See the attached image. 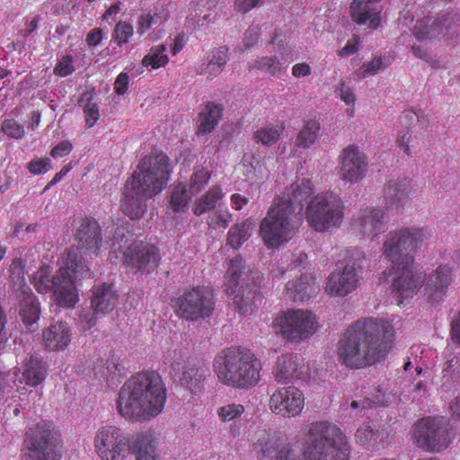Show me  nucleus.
Returning a JSON list of instances; mask_svg holds the SVG:
<instances>
[{
  "mask_svg": "<svg viewBox=\"0 0 460 460\" xmlns=\"http://www.w3.org/2000/svg\"><path fill=\"white\" fill-rule=\"evenodd\" d=\"M316 316L308 310L290 309L279 314L274 320L272 328L291 341H299L312 336L318 329Z\"/></svg>",
  "mask_w": 460,
  "mask_h": 460,
  "instance_id": "nucleus-13",
  "label": "nucleus"
},
{
  "mask_svg": "<svg viewBox=\"0 0 460 460\" xmlns=\"http://www.w3.org/2000/svg\"><path fill=\"white\" fill-rule=\"evenodd\" d=\"M47 375V366L40 359L31 357L22 366V371L13 368L6 373H0V387L4 390L15 388L18 392L27 387L40 385Z\"/></svg>",
  "mask_w": 460,
  "mask_h": 460,
  "instance_id": "nucleus-17",
  "label": "nucleus"
},
{
  "mask_svg": "<svg viewBox=\"0 0 460 460\" xmlns=\"http://www.w3.org/2000/svg\"><path fill=\"white\" fill-rule=\"evenodd\" d=\"M225 196L219 185L212 186L204 195L198 199L193 206L192 211L196 216H201L213 210L217 202Z\"/></svg>",
  "mask_w": 460,
  "mask_h": 460,
  "instance_id": "nucleus-39",
  "label": "nucleus"
},
{
  "mask_svg": "<svg viewBox=\"0 0 460 460\" xmlns=\"http://www.w3.org/2000/svg\"><path fill=\"white\" fill-rule=\"evenodd\" d=\"M307 370L308 367L302 358L297 355L286 354L278 358L273 375L278 383L285 384L305 378Z\"/></svg>",
  "mask_w": 460,
  "mask_h": 460,
  "instance_id": "nucleus-25",
  "label": "nucleus"
},
{
  "mask_svg": "<svg viewBox=\"0 0 460 460\" xmlns=\"http://www.w3.org/2000/svg\"><path fill=\"white\" fill-rule=\"evenodd\" d=\"M391 323L379 318H364L351 324L337 346L339 361L349 368H362L384 360L394 344Z\"/></svg>",
  "mask_w": 460,
  "mask_h": 460,
  "instance_id": "nucleus-2",
  "label": "nucleus"
},
{
  "mask_svg": "<svg viewBox=\"0 0 460 460\" xmlns=\"http://www.w3.org/2000/svg\"><path fill=\"white\" fill-rule=\"evenodd\" d=\"M389 274L393 277L392 294L398 305H402L404 300L412 298L424 283V275L414 270L413 262H395L394 266H391Z\"/></svg>",
  "mask_w": 460,
  "mask_h": 460,
  "instance_id": "nucleus-19",
  "label": "nucleus"
},
{
  "mask_svg": "<svg viewBox=\"0 0 460 460\" xmlns=\"http://www.w3.org/2000/svg\"><path fill=\"white\" fill-rule=\"evenodd\" d=\"M117 361V358L111 357L106 360L105 367H101L100 368L94 367L93 370L95 371L96 375H100L103 378L112 377L115 376L116 371L119 370Z\"/></svg>",
  "mask_w": 460,
  "mask_h": 460,
  "instance_id": "nucleus-59",
  "label": "nucleus"
},
{
  "mask_svg": "<svg viewBox=\"0 0 460 460\" xmlns=\"http://www.w3.org/2000/svg\"><path fill=\"white\" fill-rule=\"evenodd\" d=\"M320 128V123L316 119L305 121L297 134L296 145L301 148L310 147L319 137Z\"/></svg>",
  "mask_w": 460,
  "mask_h": 460,
  "instance_id": "nucleus-42",
  "label": "nucleus"
},
{
  "mask_svg": "<svg viewBox=\"0 0 460 460\" xmlns=\"http://www.w3.org/2000/svg\"><path fill=\"white\" fill-rule=\"evenodd\" d=\"M293 54L290 49H285L281 53L280 59L276 56L258 58L250 66L251 69L255 68L268 73L271 75H279L293 60Z\"/></svg>",
  "mask_w": 460,
  "mask_h": 460,
  "instance_id": "nucleus-35",
  "label": "nucleus"
},
{
  "mask_svg": "<svg viewBox=\"0 0 460 460\" xmlns=\"http://www.w3.org/2000/svg\"><path fill=\"white\" fill-rule=\"evenodd\" d=\"M166 401V389L155 372L138 373L120 387L116 409L125 420L136 422L156 417Z\"/></svg>",
  "mask_w": 460,
  "mask_h": 460,
  "instance_id": "nucleus-3",
  "label": "nucleus"
},
{
  "mask_svg": "<svg viewBox=\"0 0 460 460\" xmlns=\"http://www.w3.org/2000/svg\"><path fill=\"white\" fill-rule=\"evenodd\" d=\"M243 167L244 168L243 173L248 179H262L268 173L266 168L253 155L243 157Z\"/></svg>",
  "mask_w": 460,
  "mask_h": 460,
  "instance_id": "nucleus-47",
  "label": "nucleus"
},
{
  "mask_svg": "<svg viewBox=\"0 0 460 460\" xmlns=\"http://www.w3.org/2000/svg\"><path fill=\"white\" fill-rule=\"evenodd\" d=\"M158 262L159 255L155 246L143 241L131 243L123 253V263L136 271L150 272Z\"/></svg>",
  "mask_w": 460,
  "mask_h": 460,
  "instance_id": "nucleus-21",
  "label": "nucleus"
},
{
  "mask_svg": "<svg viewBox=\"0 0 460 460\" xmlns=\"http://www.w3.org/2000/svg\"><path fill=\"white\" fill-rule=\"evenodd\" d=\"M222 115V109L213 103L205 105L199 115L198 134H208L212 132L219 122Z\"/></svg>",
  "mask_w": 460,
  "mask_h": 460,
  "instance_id": "nucleus-38",
  "label": "nucleus"
},
{
  "mask_svg": "<svg viewBox=\"0 0 460 460\" xmlns=\"http://www.w3.org/2000/svg\"><path fill=\"white\" fill-rule=\"evenodd\" d=\"M119 296L111 284L102 283L93 288L91 307L82 310L78 317V327L85 332L92 329L100 315H105L114 309Z\"/></svg>",
  "mask_w": 460,
  "mask_h": 460,
  "instance_id": "nucleus-18",
  "label": "nucleus"
},
{
  "mask_svg": "<svg viewBox=\"0 0 460 460\" xmlns=\"http://www.w3.org/2000/svg\"><path fill=\"white\" fill-rule=\"evenodd\" d=\"M58 432L42 420L28 429L22 450V460H60Z\"/></svg>",
  "mask_w": 460,
  "mask_h": 460,
  "instance_id": "nucleus-10",
  "label": "nucleus"
},
{
  "mask_svg": "<svg viewBox=\"0 0 460 460\" xmlns=\"http://www.w3.org/2000/svg\"><path fill=\"white\" fill-rule=\"evenodd\" d=\"M78 249L82 253H96L100 248L101 228L94 219H85L77 233Z\"/></svg>",
  "mask_w": 460,
  "mask_h": 460,
  "instance_id": "nucleus-28",
  "label": "nucleus"
},
{
  "mask_svg": "<svg viewBox=\"0 0 460 460\" xmlns=\"http://www.w3.org/2000/svg\"><path fill=\"white\" fill-rule=\"evenodd\" d=\"M1 131L9 137L21 139L24 136V127L13 119H5L3 122Z\"/></svg>",
  "mask_w": 460,
  "mask_h": 460,
  "instance_id": "nucleus-55",
  "label": "nucleus"
},
{
  "mask_svg": "<svg viewBox=\"0 0 460 460\" xmlns=\"http://www.w3.org/2000/svg\"><path fill=\"white\" fill-rule=\"evenodd\" d=\"M232 221V214L227 208H217L209 217L208 224L213 227L226 229Z\"/></svg>",
  "mask_w": 460,
  "mask_h": 460,
  "instance_id": "nucleus-54",
  "label": "nucleus"
},
{
  "mask_svg": "<svg viewBox=\"0 0 460 460\" xmlns=\"http://www.w3.org/2000/svg\"><path fill=\"white\" fill-rule=\"evenodd\" d=\"M339 95L341 99L347 104V105H353L356 101V97L352 90L349 88V85H347L345 83H341L339 86Z\"/></svg>",
  "mask_w": 460,
  "mask_h": 460,
  "instance_id": "nucleus-63",
  "label": "nucleus"
},
{
  "mask_svg": "<svg viewBox=\"0 0 460 460\" xmlns=\"http://www.w3.org/2000/svg\"><path fill=\"white\" fill-rule=\"evenodd\" d=\"M387 400L385 399V392L380 386H376L374 388V391H370V387H368L367 391L364 392V399L363 400H354L350 403V407L352 409H367L374 406H385L387 404Z\"/></svg>",
  "mask_w": 460,
  "mask_h": 460,
  "instance_id": "nucleus-41",
  "label": "nucleus"
},
{
  "mask_svg": "<svg viewBox=\"0 0 460 460\" xmlns=\"http://www.w3.org/2000/svg\"><path fill=\"white\" fill-rule=\"evenodd\" d=\"M30 172L33 174H42L52 169L51 161L49 158H42L31 161L27 165Z\"/></svg>",
  "mask_w": 460,
  "mask_h": 460,
  "instance_id": "nucleus-57",
  "label": "nucleus"
},
{
  "mask_svg": "<svg viewBox=\"0 0 460 460\" xmlns=\"http://www.w3.org/2000/svg\"><path fill=\"white\" fill-rule=\"evenodd\" d=\"M364 260L365 252L361 249L348 250L342 270H336L329 275L325 292L332 296L343 297L356 290L360 285Z\"/></svg>",
  "mask_w": 460,
  "mask_h": 460,
  "instance_id": "nucleus-12",
  "label": "nucleus"
},
{
  "mask_svg": "<svg viewBox=\"0 0 460 460\" xmlns=\"http://www.w3.org/2000/svg\"><path fill=\"white\" fill-rule=\"evenodd\" d=\"M11 278L13 283V288L15 292H20L23 288H30L25 283L23 263L22 259L16 258L12 261L10 266Z\"/></svg>",
  "mask_w": 460,
  "mask_h": 460,
  "instance_id": "nucleus-51",
  "label": "nucleus"
},
{
  "mask_svg": "<svg viewBox=\"0 0 460 460\" xmlns=\"http://www.w3.org/2000/svg\"><path fill=\"white\" fill-rule=\"evenodd\" d=\"M385 223L384 210L367 208L353 218L351 229L361 239L375 238L384 232Z\"/></svg>",
  "mask_w": 460,
  "mask_h": 460,
  "instance_id": "nucleus-23",
  "label": "nucleus"
},
{
  "mask_svg": "<svg viewBox=\"0 0 460 460\" xmlns=\"http://www.w3.org/2000/svg\"><path fill=\"white\" fill-rule=\"evenodd\" d=\"M20 298V315L22 322L27 326H31L40 318V306L36 296L30 288H23L20 292H17Z\"/></svg>",
  "mask_w": 460,
  "mask_h": 460,
  "instance_id": "nucleus-36",
  "label": "nucleus"
},
{
  "mask_svg": "<svg viewBox=\"0 0 460 460\" xmlns=\"http://www.w3.org/2000/svg\"><path fill=\"white\" fill-rule=\"evenodd\" d=\"M214 309V295L205 287L186 290L175 300L176 314L187 321H199L210 317Z\"/></svg>",
  "mask_w": 460,
  "mask_h": 460,
  "instance_id": "nucleus-16",
  "label": "nucleus"
},
{
  "mask_svg": "<svg viewBox=\"0 0 460 460\" xmlns=\"http://www.w3.org/2000/svg\"><path fill=\"white\" fill-rule=\"evenodd\" d=\"M193 195H190L187 185L184 183H178L174 186L172 194L170 206L173 212L181 213L185 212L189 208V203Z\"/></svg>",
  "mask_w": 460,
  "mask_h": 460,
  "instance_id": "nucleus-44",
  "label": "nucleus"
},
{
  "mask_svg": "<svg viewBox=\"0 0 460 460\" xmlns=\"http://www.w3.org/2000/svg\"><path fill=\"white\" fill-rule=\"evenodd\" d=\"M359 49V37L358 35H353V37L349 40L346 45L338 51V56L340 57H349L356 53Z\"/></svg>",
  "mask_w": 460,
  "mask_h": 460,
  "instance_id": "nucleus-61",
  "label": "nucleus"
},
{
  "mask_svg": "<svg viewBox=\"0 0 460 460\" xmlns=\"http://www.w3.org/2000/svg\"><path fill=\"white\" fill-rule=\"evenodd\" d=\"M314 191V186L309 179H298L285 189L284 195L275 200H285L288 204L296 208V212L300 216L303 202L310 197Z\"/></svg>",
  "mask_w": 460,
  "mask_h": 460,
  "instance_id": "nucleus-31",
  "label": "nucleus"
},
{
  "mask_svg": "<svg viewBox=\"0 0 460 460\" xmlns=\"http://www.w3.org/2000/svg\"><path fill=\"white\" fill-rule=\"evenodd\" d=\"M300 221L294 206L275 200L261 223L260 234L268 248H276L293 237Z\"/></svg>",
  "mask_w": 460,
  "mask_h": 460,
  "instance_id": "nucleus-7",
  "label": "nucleus"
},
{
  "mask_svg": "<svg viewBox=\"0 0 460 460\" xmlns=\"http://www.w3.org/2000/svg\"><path fill=\"white\" fill-rule=\"evenodd\" d=\"M412 187L410 181L391 180L384 190V201L387 209L400 212L409 205Z\"/></svg>",
  "mask_w": 460,
  "mask_h": 460,
  "instance_id": "nucleus-27",
  "label": "nucleus"
},
{
  "mask_svg": "<svg viewBox=\"0 0 460 460\" xmlns=\"http://www.w3.org/2000/svg\"><path fill=\"white\" fill-rule=\"evenodd\" d=\"M254 230V224L251 220H245L234 225L228 231L227 243L233 249H238L246 242Z\"/></svg>",
  "mask_w": 460,
  "mask_h": 460,
  "instance_id": "nucleus-40",
  "label": "nucleus"
},
{
  "mask_svg": "<svg viewBox=\"0 0 460 460\" xmlns=\"http://www.w3.org/2000/svg\"><path fill=\"white\" fill-rule=\"evenodd\" d=\"M74 71L75 66L74 58L72 55H65L64 57H62L53 70L56 75L61 77L70 75Z\"/></svg>",
  "mask_w": 460,
  "mask_h": 460,
  "instance_id": "nucleus-56",
  "label": "nucleus"
},
{
  "mask_svg": "<svg viewBox=\"0 0 460 460\" xmlns=\"http://www.w3.org/2000/svg\"><path fill=\"white\" fill-rule=\"evenodd\" d=\"M48 266L41 267L33 276V282L39 293L52 292L55 301L64 307H74L78 302V292L75 280L90 277L89 267L78 260L75 252H69L54 277Z\"/></svg>",
  "mask_w": 460,
  "mask_h": 460,
  "instance_id": "nucleus-5",
  "label": "nucleus"
},
{
  "mask_svg": "<svg viewBox=\"0 0 460 460\" xmlns=\"http://www.w3.org/2000/svg\"><path fill=\"white\" fill-rule=\"evenodd\" d=\"M72 150L73 145L69 141L64 140L52 148L50 155L53 158H61L69 155Z\"/></svg>",
  "mask_w": 460,
  "mask_h": 460,
  "instance_id": "nucleus-62",
  "label": "nucleus"
},
{
  "mask_svg": "<svg viewBox=\"0 0 460 460\" xmlns=\"http://www.w3.org/2000/svg\"><path fill=\"white\" fill-rule=\"evenodd\" d=\"M158 440L150 434L141 435L134 442L132 448L136 460H159Z\"/></svg>",
  "mask_w": 460,
  "mask_h": 460,
  "instance_id": "nucleus-37",
  "label": "nucleus"
},
{
  "mask_svg": "<svg viewBox=\"0 0 460 460\" xmlns=\"http://www.w3.org/2000/svg\"><path fill=\"white\" fill-rule=\"evenodd\" d=\"M379 437L378 430L371 422L362 424L356 431L355 438L361 445H370L376 442Z\"/></svg>",
  "mask_w": 460,
  "mask_h": 460,
  "instance_id": "nucleus-50",
  "label": "nucleus"
},
{
  "mask_svg": "<svg viewBox=\"0 0 460 460\" xmlns=\"http://www.w3.org/2000/svg\"><path fill=\"white\" fill-rule=\"evenodd\" d=\"M84 113L85 118V123L89 128L93 127L97 122L100 117L99 108L97 104L92 102L91 101H88L84 106Z\"/></svg>",
  "mask_w": 460,
  "mask_h": 460,
  "instance_id": "nucleus-58",
  "label": "nucleus"
},
{
  "mask_svg": "<svg viewBox=\"0 0 460 460\" xmlns=\"http://www.w3.org/2000/svg\"><path fill=\"white\" fill-rule=\"evenodd\" d=\"M305 443L288 441L276 431L262 430L253 443L259 460H348L349 447L343 431L327 420L314 421L300 430Z\"/></svg>",
  "mask_w": 460,
  "mask_h": 460,
  "instance_id": "nucleus-1",
  "label": "nucleus"
},
{
  "mask_svg": "<svg viewBox=\"0 0 460 460\" xmlns=\"http://www.w3.org/2000/svg\"><path fill=\"white\" fill-rule=\"evenodd\" d=\"M284 127L281 124H268L258 128L254 134V140L263 146L276 144L283 134Z\"/></svg>",
  "mask_w": 460,
  "mask_h": 460,
  "instance_id": "nucleus-43",
  "label": "nucleus"
},
{
  "mask_svg": "<svg viewBox=\"0 0 460 460\" xmlns=\"http://www.w3.org/2000/svg\"><path fill=\"white\" fill-rule=\"evenodd\" d=\"M244 412V406L241 403H226L217 408V414L222 422H230L240 418Z\"/></svg>",
  "mask_w": 460,
  "mask_h": 460,
  "instance_id": "nucleus-49",
  "label": "nucleus"
},
{
  "mask_svg": "<svg viewBox=\"0 0 460 460\" xmlns=\"http://www.w3.org/2000/svg\"><path fill=\"white\" fill-rule=\"evenodd\" d=\"M207 374L208 369L205 367L195 363H188L182 367L179 382L191 394H198L204 388Z\"/></svg>",
  "mask_w": 460,
  "mask_h": 460,
  "instance_id": "nucleus-33",
  "label": "nucleus"
},
{
  "mask_svg": "<svg viewBox=\"0 0 460 460\" xmlns=\"http://www.w3.org/2000/svg\"><path fill=\"white\" fill-rule=\"evenodd\" d=\"M242 257L236 256L229 261L226 274L224 288L227 294L234 295V303L242 314H252L261 303L257 287L253 285L248 289V281L253 279L245 270Z\"/></svg>",
  "mask_w": 460,
  "mask_h": 460,
  "instance_id": "nucleus-9",
  "label": "nucleus"
},
{
  "mask_svg": "<svg viewBox=\"0 0 460 460\" xmlns=\"http://www.w3.org/2000/svg\"><path fill=\"white\" fill-rule=\"evenodd\" d=\"M429 238V233L421 228H399L390 231L385 236L382 255L389 260L392 266L395 262H413L410 253L419 248Z\"/></svg>",
  "mask_w": 460,
  "mask_h": 460,
  "instance_id": "nucleus-11",
  "label": "nucleus"
},
{
  "mask_svg": "<svg viewBox=\"0 0 460 460\" xmlns=\"http://www.w3.org/2000/svg\"><path fill=\"white\" fill-rule=\"evenodd\" d=\"M165 52L166 47L164 44L152 47L149 52L143 58L142 65L146 67L150 66L152 69L164 66L169 61Z\"/></svg>",
  "mask_w": 460,
  "mask_h": 460,
  "instance_id": "nucleus-45",
  "label": "nucleus"
},
{
  "mask_svg": "<svg viewBox=\"0 0 460 460\" xmlns=\"http://www.w3.org/2000/svg\"><path fill=\"white\" fill-rule=\"evenodd\" d=\"M42 340L48 349L64 350L71 341V330L66 323H53L43 331Z\"/></svg>",
  "mask_w": 460,
  "mask_h": 460,
  "instance_id": "nucleus-30",
  "label": "nucleus"
},
{
  "mask_svg": "<svg viewBox=\"0 0 460 460\" xmlns=\"http://www.w3.org/2000/svg\"><path fill=\"white\" fill-rule=\"evenodd\" d=\"M129 77L127 73H120L114 83L115 93L119 95L124 94L128 87Z\"/></svg>",
  "mask_w": 460,
  "mask_h": 460,
  "instance_id": "nucleus-64",
  "label": "nucleus"
},
{
  "mask_svg": "<svg viewBox=\"0 0 460 460\" xmlns=\"http://www.w3.org/2000/svg\"><path fill=\"white\" fill-rule=\"evenodd\" d=\"M166 155L150 154L144 157L125 186L121 209L131 219L139 218L146 210V199L161 192L169 180Z\"/></svg>",
  "mask_w": 460,
  "mask_h": 460,
  "instance_id": "nucleus-4",
  "label": "nucleus"
},
{
  "mask_svg": "<svg viewBox=\"0 0 460 460\" xmlns=\"http://www.w3.org/2000/svg\"><path fill=\"white\" fill-rule=\"evenodd\" d=\"M209 179L210 173L206 168L196 166L191 174L188 189L190 195L195 196L199 193L208 184Z\"/></svg>",
  "mask_w": 460,
  "mask_h": 460,
  "instance_id": "nucleus-46",
  "label": "nucleus"
},
{
  "mask_svg": "<svg viewBox=\"0 0 460 460\" xmlns=\"http://www.w3.org/2000/svg\"><path fill=\"white\" fill-rule=\"evenodd\" d=\"M453 269L451 266L439 265L428 277L423 288V296L432 304L440 302L446 296L447 289L452 282Z\"/></svg>",
  "mask_w": 460,
  "mask_h": 460,
  "instance_id": "nucleus-26",
  "label": "nucleus"
},
{
  "mask_svg": "<svg viewBox=\"0 0 460 460\" xmlns=\"http://www.w3.org/2000/svg\"><path fill=\"white\" fill-rule=\"evenodd\" d=\"M263 2L264 0H235L234 6L237 13L245 14L252 9L261 5Z\"/></svg>",
  "mask_w": 460,
  "mask_h": 460,
  "instance_id": "nucleus-60",
  "label": "nucleus"
},
{
  "mask_svg": "<svg viewBox=\"0 0 460 460\" xmlns=\"http://www.w3.org/2000/svg\"><path fill=\"white\" fill-rule=\"evenodd\" d=\"M228 60V49L226 46L215 48L208 54L207 63H202L197 71L199 75L212 80L222 73Z\"/></svg>",
  "mask_w": 460,
  "mask_h": 460,
  "instance_id": "nucleus-32",
  "label": "nucleus"
},
{
  "mask_svg": "<svg viewBox=\"0 0 460 460\" xmlns=\"http://www.w3.org/2000/svg\"><path fill=\"white\" fill-rule=\"evenodd\" d=\"M379 0H368L366 3L353 0L350 4V13L352 20L360 25H367L371 29H376L380 23L381 10L375 5Z\"/></svg>",
  "mask_w": 460,
  "mask_h": 460,
  "instance_id": "nucleus-29",
  "label": "nucleus"
},
{
  "mask_svg": "<svg viewBox=\"0 0 460 460\" xmlns=\"http://www.w3.org/2000/svg\"><path fill=\"white\" fill-rule=\"evenodd\" d=\"M161 23V18L157 14L151 13H144L137 18V33L144 35L154 25Z\"/></svg>",
  "mask_w": 460,
  "mask_h": 460,
  "instance_id": "nucleus-53",
  "label": "nucleus"
},
{
  "mask_svg": "<svg viewBox=\"0 0 460 460\" xmlns=\"http://www.w3.org/2000/svg\"><path fill=\"white\" fill-rule=\"evenodd\" d=\"M383 60L380 57H375L369 62L364 63L358 70H356L353 75L357 79H363L368 76L375 75L384 69Z\"/></svg>",
  "mask_w": 460,
  "mask_h": 460,
  "instance_id": "nucleus-52",
  "label": "nucleus"
},
{
  "mask_svg": "<svg viewBox=\"0 0 460 460\" xmlns=\"http://www.w3.org/2000/svg\"><path fill=\"white\" fill-rule=\"evenodd\" d=\"M94 452L101 460H125L130 452V439L121 429L103 425L93 436Z\"/></svg>",
  "mask_w": 460,
  "mask_h": 460,
  "instance_id": "nucleus-15",
  "label": "nucleus"
},
{
  "mask_svg": "<svg viewBox=\"0 0 460 460\" xmlns=\"http://www.w3.org/2000/svg\"><path fill=\"white\" fill-rule=\"evenodd\" d=\"M305 404L304 393L294 385L277 388L270 395L269 406L270 411L283 418L299 416Z\"/></svg>",
  "mask_w": 460,
  "mask_h": 460,
  "instance_id": "nucleus-20",
  "label": "nucleus"
},
{
  "mask_svg": "<svg viewBox=\"0 0 460 460\" xmlns=\"http://www.w3.org/2000/svg\"><path fill=\"white\" fill-rule=\"evenodd\" d=\"M213 367L223 385L238 389L255 385L261 368L254 354L242 348L223 349L215 357Z\"/></svg>",
  "mask_w": 460,
  "mask_h": 460,
  "instance_id": "nucleus-6",
  "label": "nucleus"
},
{
  "mask_svg": "<svg viewBox=\"0 0 460 460\" xmlns=\"http://www.w3.org/2000/svg\"><path fill=\"white\" fill-rule=\"evenodd\" d=\"M460 22V15L446 13L432 20L427 18L420 20L413 28V34L418 40H433L444 36L452 25Z\"/></svg>",
  "mask_w": 460,
  "mask_h": 460,
  "instance_id": "nucleus-24",
  "label": "nucleus"
},
{
  "mask_svg": "<svg viewBox=\"0 0 460 460\" xmlns=\"http://www.w3.org/2000/svg\"><path fill=\"white\" fill-rule=\"evenodd\" d=\"M367 167L366 155L356 146H349L339 157V177L345 182L356 183L364 178Z\"/></svg>",
  "mask_w": 460,
  "mask_h": 460,
  "instance_id": "nucleus-22",
  "label": "nucleus"
},
{
  "mask_svg": "<svg viewBox=\"0 0 460 460\" xmlns=\"http://www.w3.org/2000/svg\"><path fill=\"white\" fill-rule=\"evenodd\" d=\"M448 424L445 417L422 418L416 422L412 438L417 446L423 450L440 452L451 442Z\"/></svg>",
  "mask_w": 460,
  "mask_h": 460,
  "instance_id": "nucleus-14",
  "label": "nucleus"
},
{
  "mask_svg": "<svg viewBox=\"0 0 460 460\" xmlns=\"http://www.w3.org/2000/svg\"><path fill=\"white\" fill-rule=\"evenodd\" d=\"M287 296L294 301H303L316 291L315 279L311 273H302L298 279L287 283Z\"/></svg>",
  "mask_w": 460,
  "mask_h": 460,
  "instance_id": "nucleus-34",
  "label": "nucleus"
},
{
  "mask_svg": "<svg viewBox=\"0 0 460 460\" xmlns=\"http://www.w3.org/2000/svg\"><path fill=\"white\" fill-rule=\"evenodd\" d=\"M344 210V202L338 194L323 191L311 198L305 208V217L312 229L323 233L341 226Z\"/></svg>",
  "mask_w": 460,
  "mask_h": 460,
  "instance_id": "nucleus-8",
  "label": "nucleus"
},
{
  "mask_svg": "<svg viewBox=\"0 0 460 460\" xmlns=\"http://www.w3.org/2000/svg\"><path fill=\"white\" fill-rule=\"evenodd\" d=\"M133 35V25L126 21H119L113 29L111 40H114L118 46L122 47L129 41Z\"/></svg>",
  "mask_w": 460,
  "mask_h": 460,
  "instance_id": "nucleus-48",
  "label": "nucleus"
}]
</instances>
